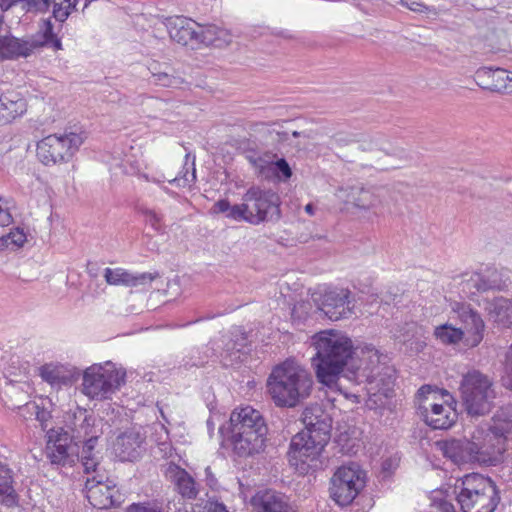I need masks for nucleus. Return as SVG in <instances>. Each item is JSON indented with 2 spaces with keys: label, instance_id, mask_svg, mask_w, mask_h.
Wrapping results in <instances>:
<instances>
[{
  "label": "nucleus",
  "instance_id": "obj_33",
  "mask_svg": "<svg viewBox=\"0 0 512 512\" xmlns=\"http://www.w3.org/2000/svg\"><path fill=\"white\" fill-rule=\"evenodd\" d=\"M30 40L34 50L41 47H48L55 51L62 49L61 39L54 33L53 25L49 20L43 22L40 32Z\"/></svg>",
  "mask_w": 512,
  "mask_h": 512
},
{
  "label": "nucleus",
  "instance_id": "obj_8",
  "mask_svg": "<svg viewBox=\"0 0 512 512\" xmlns=\"http://www.w3.org/2000/svg\"><path fill=\"white\" fill-rule=\"evenodd\" d=\"M126 372L118 370L112 362L93 364L86 368L82 377V393L92 400H105L118 390Z\"/></svg>",
  "mask_w": 512,
  "mask_h": 512
},
{
  "label": "nucleus",
  "instance_id": "obj_4",
  "mask_svg": "<svg viewBox=\"0 0 512 512\" xmlns=\"http://www.w3.org/2000/svg\"><path fill=\"white\" fill-rule=\"evenodd\" d=\"M280 205V196L275 191L252 186L243 195L242 203L231 205L228 199H220L214 203L212 210L230 220L258 225L278 222L282 216Z\"/></svg>",
  "mask_w": 512,
  "mask_h": 512
},
{
  "label": "nucleus",
  "instance_id": "obj_54",
  "mask_svg": "<svg viewBox=\"0 0 512 512\" xmlns=\"http://www.w3.org/2000/svg\"><path fill=\"white\" fill-rule=\"evenodd\" d=\"M50 418L51 413L45 409H41L36 412V419L41 423L43 430L46 432L49 430L47 422L50 420Z\"/></svg>",
  "mask_w": 512,
  "mask_h": 512
},
{
  "label": "nucleus",
  "instance_id": "obj_11",
  "mask_svg": "<svg viewBox=\"0 0 512 512\" xmlns=\"http://www.w3.org/2000/svg\"><path fill=\"white\" fill-rule=\"evenodd\" d=\"M318 308L331 321L347 319L354 314L356 299L348 288L328 287L314 298Z\"/></svg>",
  "mask_w": 512,
  "mask_h": 512
},
{
  "label": "nucleus",
  "instance_id": "obj_61",
  "mask_svg": "<svg viewBox=\"0 0 512 512\" xmlns=\"http://www.w3.org/2000/svg\"><path fill=\"white\" fill-rule=\"evenodd\" d=\"M431 391H432V388L430 385H423L422 387L419 388L417 395L420 398H422V397H425L426 394H430Z\"/></svg>",
  "mask_w": 512,
  "mask_h": 512
},
{
  "label": "nucleus",
  "instance_id": "obj_6",
  "mask_svg": "<svg viewBox=\"0 0 512 512\" xmlns=\"http://www.w3.org/2000/svg\"><path fill=\"white\" fill-rule=\"evenodd\" d=\"M312 345L316 350L312 365L318 381L324 385L335 383L355 353L352 340L334 330H325L312 337Z\"/></svg>",
  "mask_w": 512,
  "mask_h": 512
},
{
  "label": "nucleus",
  "instance_id": "obj_14",
  "mask_svg": "<svg viewBox=\"0 0 512 512\" xmlns=\"http://www.w3.org/2000/svg\"><path fill=\"white\" fill-rule=\"evenodd\" d=\"M452 311L456 313L463 326L462 330L466 335L464 345L470 348L478 346L483 340L485 331V323L480 313L464 302H455L452 305Z\"/></svg>",
  "mask_w": 512,
  "mask_h": 512
},
{
  "label": "nucleus",
  "instance_id": "obj_27",
  "mask_svg": "<svg viewBox=\"0 0 512 512\" xmlns=\"http://www.w3.org/2000/svg\"><path fill=\"white\" fill-rule=\"evenodd\" d=\"M75 2L76 0H28L27 11L44 12L48 10L52 3L54 18L59 22H64L71 11L75 9Z\"/></svg>",
  "mask_w": 512,
  "mask_h": 512
},
{
  "label": "nucleus",
  "instance_id": "obj_64",
  "mask_svg": "<svg viewBox=\"0 0 512 512\" xmlns=\"http://www.w3.org/2000/svg\"><path fill=\"white\" fill-rule=\"evenodd\" d=\"M131 19L135 25H138L142 20H144V16L142 14H135Z\"/></svg>",
  "mask_w": 512,
  "mask_h": 512
},
{
  "label": "nucleus",
  "instance_id": "obj_48",
  "mask_svg": "<svg viewBox=\"0 0 512 512\" xmlns=\"http://www.w3.org/2000/svg\"><path fill=\"white\" fill-rule=\"evenodd\" d=\"M104 278L110 285H126L128 283V273L121 268H106Z\"/></svg>",
  "mask_w": 512,
  "mask_h": 512
},
{
  "label": "nucleus",
  "instance_id": "obj_59",
  "mask_svg": "<svg viewBox=\"0 0 512 512\" xmlns=\"http://www.w3.org/2000/svg\"><path fill=\"white\" fill-rule=\"evenodd\" d=\"M112 176L118 177L121 175L123 178L126 176V170L122 163H117L111 168Z\"/></svg>",
  "mask_w": 512,
  "mask_h": 512
},
{
  "label": "nucleus",
  "instance_id": "obj_58",
  "mask_svg": "<svg viewBox=\"0 0 512 512\" xmlns=\"http://www.w3.org/2000/svg\"><path fill=\"white\" fill-rule=\"evenodd\" d=\"M147 69L151 74L150 80H153L155 77H157V74L159 72H162L164 70V69H162V66L158 62H155V61L150 63V65L147 67Z\"/></svg>",
  "mask_w": 512,
  "mask_h": 512
},
{
  "label": "nucleus",
  "instance_id": "obj_60",
  "mask_svg": "<svg viewBox=\"0 0 512 512\" xmlns=\"http://www.w3.org/2000/svg\"><path fill=\"white\" fill-rule=\"evenodd\" d=\"M400 4L402 6H404V7H407L408 9H410L412 11H417V12L422 11V8L424 7V5H422V4L418 3V2H415V1H412L409 4L407 1L401 0Z\"/></svg>",
  "mask_w": 512,
  "mask_h": 512
},
{
  "label": "nucleus",
  "instance_id": "obj_3",
  "mask_svg": "<svg viewBox=\"0 0 512 512\" xmlns=\"http://www.w3.org/2000/svg\"><path fill=\"white\" fill-rule=\"evenodd\" d=\"M219 433L223 447L231 448L234 457L247 459L265 451L268 426L262 413L247 405L235 408Z\"/></svg>",
  "mask_w": 512,
  "mask_h": 512
},
{
  "label": "nucleus",
  "instance_id": "obj_43",
  "mask_svg": "<svg viewBox=\"0 0 512 512\" xmlns=\"http://www.w3.org/2000/svg\"><path fill=\"white\" fill-rule=\"evenodd\" d=\"M112 454L121 462L128 461V436L126 432L119 433L112 442Z\"/></svg>",
  "mask_w": 512,
  "mask_h": 512
},
{
  "label": "nucleus",
  "instance_id": "obj_44",
  "mask_svg": "<svg viewBox=\"0 0 512 512\" xmlns=\"http://www.w3.org/2000/svg\"><path fill=\"white\" fill-rule=\"evenodd\" d=\"M230 337L232 338L234 348L238 354L248 347L250 341L248 333L241 326H234L229 330Z\"/></svg>",
  "mask_w": 512,
  "mask_h": 512
},
{
  "label": "nucleus",
  "instance_id": "obj_26",
  "mask_svg": "<svg viewBox=\"0 0 512 512\" xmlns=\"http://www.w3.org/2000/svg\"><path fill=\"white\" fill-rule=\"evenodd\" d=\"M464 498L459 500L463 512H494L500 502L499 490L494 489L490 492L473 495L470 501Z\"/></svg>",
  "mask_w": 512,
  "mask_h": 512
},
{
  "label": "nucleus",
  "instance_id": "obj_36",
  "mask_svg": "<svg viewBox=\"0 0 512 512\" xmlns=\"http://www.w3.org/2000/svg\"><path fill=\"white\" fill-rule=\"evenodd\" d=\"M141 427L130 425V462L138 460L146 452V436Z\"/></svg>",
  "mask_w": 512,
  "mask_h": 512
},
{
  "label": "nucleus",
  "instance_id": "obj_22",
  "mask_svg": "<svg viewBox=\"0 0 512 512\" xmlns=\"http://www.w3.org/2000/svg\"><path fill=\"white\" fill-rule=\"evenodd\" d=\"M461 484L455 486L458 491L457 501L466 498L470 501L473 495H480V493L490 492L497 489L495 482L488 476L479 473H470L464 475L461 479Z\"/></svg>",
  "mask_w": 512,
  "mask_h": 512
},
{
  "label": "nucleus",
  "instance_id": "obj_50",
  "mask_svg": "<svg viewBox=\"0 0 512 512\" xmlns=\"http://www.w3.org/2000/svg\"><path fill=\"white\" fill-rule=\"evenodd\" d=\"M358 134L338 132L334 134L329 140V146H346L353 142H358Z\"/></svg>",
  "mask_w": 512,
  "mask_h": 512
},
{
  "label": "nucleus",
  "instance_id": "obj_62",
  "mask_svg": "<svg viewBox=\"0 0 512 512\" xmlns=\"http://www.w3.org/2000/svg\"><path fill=\"white\" fill-rule=\"evenodd\" d=\"M13 6V3L11 0H0V8L2 10H8Z\"/></svg>",
  "mask_w": 512,
  "mask_h": 512
},
{
  "label": "nucleus",
  "instance_id": "obj_39",
  "mask_svg": "<svg viewBox=\"0 0 512 512\" xmlns=\"http://www.w3.org/2000/svg\"><path fill=\"white\" fill-rule=\"evenodd\" d=\"M190 153H187L185 155V163L183 165L182 171L179 173L178 176H176L174 179L170 180L169 182L171 184H175L180 187H185L187 185H190V183L195 182L196 180V169H195V157H192L190 168L191 173L189 174V161H190Z\"/></svg>",
  "mask_w": 512,
  "mask_h": 512
},
{
  "label": "nucleus",
  "instance_id": "obj_24",
  "mask_svg": "<svg viewBox=\"0 0 512 512\" xmlns=\"http://www.w3.org/2000/svg\"><path fill=\"white\" fill-rule=\"evenodd\" d=\"M488 319L499 329L512 330V299L503 296L485 301Z\"/></svg>",
  "mask_w": 512,
  "mask_h": 512
},
{
  "label": "nucleus",
  "instance_id": "obj_51",
  "mask_svg": "<svg viewBox=\"0 0 512 512\" xmlns=\"http://www.w3.org/2000/svg\"><path fill=\"white\" fill-rule=\"evenodd\" d=\"M130 512H162V510L150 503H133L130 504Z\"/></svg>",
  "mask_w": 512,
  "mask_h": 512
},
{
  "label": "nucleus",
  "instance_id": "obj_32",
  "mask_svg": "<svg viewBox=\"0 0 512 512\" xmlns=\"http://www.w3.org/2000/svg\"><path fill=\"white\" fill-rule=\"evenodd\" d=\"M200 27L201 30L197 31V43L219 47L230 40L228 31L215 24H207Z\"/></svg>",
  "mask_w": 512,
  "mask_h": 512
},
{
  "label": "nucleus",
  "instance_id": "obj_40",
  "mask_svg": "<svg viewBox=\"0 0 512 512\" xmlns=\"http://www.w3.org/2000/svg\"><path fill=\"white\" fill-rule=\"evenodd\" d=\"M160 275L158 272L150 273H130V293L133 292L132 288H135L136 292L147 291L151 287L153 280L158 278Z\"/></svg>",
  "mask_w": 512,
  "mask_h": 512
},
{
  "label": "nucleus",
  "instance_id": "obj_18",
  "mask_svg": "<svg viewBox=\"0 0 512 512\" xmlns=\"http://www.w3.org/2000/svg\"><path fill=\"white\" fill-rule=\"evenodd\" d=\"M85 490L88 502L94 508L107 509L120 503L115 495L118 493L115 486L103 482V477L100 475L87 478Z\"/></svg>",
  "mask_w": 512,
  "mask_h": 512
},
{
  "label": "nucleus",
  "instance_id": "obj_1",
  "mask_svg": "<svg viewBox=\"0 0 512 512\" xmlns=\"http://www.w3.org/2000/svg\"><path fill=\"white\" fill-rule=\"evenodd\" d=\"M512 440V405L500 407L482 437L437 442L444 457L455 464L496 466L503 461L507 443Z\"/></svg>",
  "mask_w": 512,
  "mask_h": 512
},
{
  "label": "nucleus",
  "instance_id": "obj_13",
  "mask_svg": "<svg viewBox=\"0 0 512 512\" xmlns=\"http://www.w3.org/2000/svg\"><path fill=\"white\" fill-rule=\"evenodd\" d=\"M510 284L507 270L488 267L482 272L473 273L463 284L462 291L472 298L476 293L505 291Z\"/></svg>",
  "mask_w": 512,
  "mask_h": 512
},
{
  "label": "nucleus",
  "instance_id": "obj_37",
  "mask_svg": "<svg viewBox=\"0 0 512 512\" xmlns=\"http://www.w3.org/2000/svg\"><path fill=\"white\" fill-rule=\"evenodd\" d=\"M358 143H360V148L363 151L381 150L386 154H389L384 146L386 143V137L381 133L377 132L371 135L359 133Z\"/></svg>",
  "mask_w": 512,
  "mask_h": 512
},
{
  "label": "nucleus",
  "instance_id": "obj_49",
  "mask_svg": "<svg viewBox=\"0 0 512 512\" xmlns=\"http://www.w3.org/2000/svg\"><path fill=\"white\" fill-rule=\"evenodd\" d=\"M416 330L417 326L415 323H405L403 326L399 327L394 337L399 343L407 344L414 338Z\"/></svg>",
  "mask_w": 512,
  "mask_h": 512
},
{
  "label": "nucleus",
  "instance_id": "obj_17",
  "mask_svg": "<svg viewBox=\"0 0 512 512\" xmlns=\"http://www.w3.org/2000/svg\"><path fill=\"white\" fill-rule=\"evenodd\" d=\"M65 422L72 432L70 437L78 442L99 437L100 430L96 425V417L84 408L76 407L74 410L67 412Z\"/></svg>",
  "mask_w": 512,
  "mask_h": 512
},
{
  "label": "nucleus",
  "instance_id": "obj_38",
  "mask_svg": "<svg viewBox=\"0 0 512 512\" xmlns=\"http://www.w3.org/2000/svg\"><path fill=\"white\" fill-rule=\"evenodd\" d=\"M176 485L179 493L188 499H195L198 491L194 479L185 471L180 470L176 476Z\"/></svg>",
  "mask_w": 512,
  "mask_h": 512
},
{
  "label": "nucleus",
  "instance_id": "obj_28",
  "mask_svg": "<svg viewBox=\"0 0 512 512\" xmlns=\"http://www.w3.org/2000/svg\"><path fill=\"white\" fill-rule=\"evenodd\" d=\"M27 109L26 101L18 95H4L0 98V125L11 123L22 116Z\"/></svg>",
  "mask_w": 512,
  "mask_h": 512
},
{
  "label": "nucleus",
  "instance_id": "obj_57",
  "mask_svg": "<svg viewBox=\"0 0 512 512\" xmlns=\"http://www.w3.org/2000/svg\"><path fill=\"white\" fill-rule=\"evenodd\" d=\"M208 512H228L223 503L209 502L207 505Z\"/></svg>",
  "mask_w": 512,
  "mask_h": 512
},
{
  "label": "nucleus",
  "instance_id": "obj_23",
  "mask_svg": "<svg viewBox=\"0 0 512 512\" xmlns=\"http://www.w3.org/2000/svg\"><path fill=\"white\" fill-rule=\"evenodd\" d=\"M164 25L173 41L184 46L197 43L196 22L183 16H174L166 18Z\"/></svg>",
  "mask_w": 512,
  "mask_h": 512
},
{
  "label": "nucleus",
  "instance_id": "obj_10",
  "mask_svg": "<svg viewBox=\"0 0 512 512\" xmlns=\"http://www.w3.org/2000/svg\"><path fill=\"white\" fill-rule=\"evenodd\" d=\"M83 144L80 134H52L37 143V157L46 166L68 162Z\"/></svg>",
  "mask_w": 512,
  "mask_h": 512
},
{
  "label": "nucleus",
  "instance_id": "obj_19",
  "mask_svg": "<svg viewBox=\"0 0 512 512\" xmlns=\"http://www.w3.org/2000/svg\"><path fill=\"white\" fill-rule=\"evenodd\" d=\"M474 79L483 90L498 93L512 92V72L506 69L481 67L475 72Z\"/></svg>",
  "mask_w": 512,
  "mask_h": 512
},
{
  "label": "nucleus",
  "instance_id": "obj_52",
  "mask_svg": "<svg viewBox=\"0 0 512 512\" xmlns=\"http://www.w3.org/2000/svg\"><path fill=\"white\" fill-rule=\"evenodd\" d=\"M505 371L508 379V387L512 390V344L505 353Z\"/></svg>",
  "mask_w": 512,
  "mask_h": 512
},
{
  "label": "nucleus",
  "instance_id": "obj_35",
  "mask_svg": "<svg viewBox=\"0 0 512 512\" xmlns=\"http://www.w3.org/2000/svg\"><path fill=\"white\" fill-rule=\"evenodd\" d=\"M434 335L445 345H454L460 341L464 342L466 337L462 328H456L449 324H443L435 328Z\"/></svg>",
  "mask_w": 512,
  "mask_h": 512
},
{
  "label": "nucleus",
  "instance_id": "obj_63",
  "mask_svg": "<svg viewBox=\"0 0 512 512\" xmlns=\"http://www.w3.org/2000/svg\"><path fill=\"white\" fill-rule=\"evenodd\" d=\"M315 210H316V207L314 206L313 203H308L305 206V212L308 213L309 215H314Z\"/></svg>",
  "mask_w": 512,
  "mask_h": 512
},
{
  "label": "nucleus",
  "instance_id": "obj_12",
  "mask_svg": "<svg viewBox=\"0 0 512 512\" xmlns=\"http://www.w3.org/2000/svg\"><path fill=\"white\" fill-rule=\"evenodd\" d=\"M384 369L387 370L385 375L391 378L394 370H391L388 367H381L379 365L378 357H376L375 360L372 358L356 360L353 357L341 372V375L356 385L375 384L376 387H378L381 384H386L385 379L382 376V371Z\"/></svg>",
  "mask_w": 512,
  "mask_h": 512
},
{
  "label": "nucleus",
  "instance_id": "obj_20",
  "mask_svg": "<svg viewBox=\"0 0 512 512\" xmlns=\"http://www.w3.org/2000/svg\"><path fill=\"white\" fill-rule=\"evenodd\" d=\"M251 505L256 512H297L287 496L271 489L258 491L251 498Z\"/></svg>",
  "mask_w": 512,
  "mask_h": 512
},
{
  "label": "nucleus",
  "instance_id": "obj_47",
  "mask_svg": "<svg viewBox=\"0 0 512 512\" xmlns=\"http://www.w3.org/2000/svg\"><path fill=\"white\" fill-rule=\"evenodd\" d=\"M209 355L201 352L198 349H192L188 355H186L182 360V366L186 369H190L193 367H202L207 362Z\"/></svg>",
  "mask_w": 512,
  "mask_h": 512
},
{
  "label": "nucleus",
  "instance_id": "obj_9",
  "mask_svg": "<svg viewBox=\"0 0 512 512\" xmlns=\"http://www.w3.org/2000/svg\"><path fill=\"white\" fill-rule=\"evenodd\" d=\"M366 481V471L357 462L344 464L330 478L329 496L338 506H349L365 488Z\"/></svg>",
  "mask_w": 512,
  "mask_h": 512
},
{
  "label": "nucleus",
  "instance_id": "obj_2",
  "mask_svg": "<svg viewBox=\"0 0 512 512\" xmlns=\"http://www.w3.org/2000/svg\"><path fill=\"white\" fill-rule=\"evenodd\" d=\"M301 419L305 429L292 437L287 454L290 464L306 475L322 467L319 457L331 438L333 420L319 404L307 406Z\"/></svg>",
  "mask_w": 512,
  "mask_h": 512
},
{
  "label": "nucleus",
  "instance_id": "obj_55",
  "mask_svg": "<svg viewBox=\"0 0 512 512\" xmlns=\"http://www.w3.org/2000/svg\"><path fill=\"white\" fill-rule=\"evenodd\" d=\"M205 481H206V484L211 488V489H217L218 487V481L215 477V475L212 473V470H211V467H206L205 468Z\"/></svg>",
  "mask_w": 512,
  "mask_h": 512
},
{
  "label": "nucleus",
  "instance_id": "obj_45",
  "mask_svg": "<svg viewBox=\"0 0 512 512\" xmlns=\"http://www.w3.org/2000/svg\"><path fill=\"white\" fill-rule=\"evenodd\" d=\"M269 170L281 181H287L292 176V170L285 158H280L271 162Z\"/></svg>",
  "mask_w": 512,
  "mask_h": 512
},
{
  "label": "nucleus",
  "instance_id": "obj_53",
  "mask_svg": "<svg viewBox=\"0 0 512 512\" xmlns=\"http://www.w3.org/2000/svg\"><path fill=\"white\" fill-rule=\"evenodd\" d=\"M247 160L256 168L264 169L268 163L261 156L257 155L254 151H248L246 154Z\"/></svg>",
  "mask_w": 512,
  "mask_h": 512
},
{
  "label": "nucleus",
  "instance_id": "obj_16",
  "mask_svg": "<svg viewBox=\"0 0 512 512\" xmlns=\"http://www.w3.org/2000/svg\"><path fill=\"white\" fill-rule=\"evenodd\" d=\"M444 395L451 399L450 404L444 406L443 404L433 403L430 404V408L426 406L419 407L421 418L434 430L449 429L457 420V411L452 406V404H456V401L446 390Z\"/></svg>",
  "mask_w": 512,
  "mask_h": 512
},
{
  "label": "nucleus",
  "instance_id": "obj_15",
  "mask_svg": "<svg viewBox=\"0 0 512 512\" xmlns=\"http://www.w3.org/2000/svg\"><path fill=\"white\" fill-rule=\"evenodd\" d=\"M47 457L52 464L66 466L76 461V451L71 445L72 438L62 427L47 430Z\"/></svg>",
  "mask_w": 512,
  "mask_h": 512
},
{
  "label": "nucleus",
  "instance_id": "obj_41",
  "mask_svg": "<svg viewBox=\"0 0 512 512\" xmlns=\"http://www.w3.org/2000/svg\"><path fill=\"white\" fill-rule=\"evenodd\" d=\"M26 234L19 227L11 230L7 235L0 237V249L11 248L17 250L26 242Z\"/></svg>",
  "mask_w": 512,
  "mask_h": 512
},
{
  "label": "nucleus",
  "instance_id": "obj_5",
  "mask_svg": "<svg viewBox=\"0 0 512 512\" xmlns=\"http://www.w3.org/2000/svg\"><path fill=\"white\" fill-rule=\"evenodd\" d=\"M311 373L292 359L276 365L268 376L267 393L276 407L295 408L311 395Z\"/></svg>",
  "mask_w": 512,
  "mask_h": 512
},
{
  "label": "nucleus",
  "instance_id": "obj_25",
  "mask_svg": "<svg viewBox=\"0 0 512 512\" xmlns=\"http://www.w3.org/2000/svg\"><path fill=\"white\" fill-rule=\"evenodd\" d=\"M33 52L30 39H20L12 35L0 36V60L27 58Z\"/></svg>",
  "mask_w": 512,
  "mask_h": 512
},
{
  "label": "nucleus",
  "instance_id": "obj_46",
  "mask_svg": "<svg viewBox=\"0 0 512 512\" xmlns=\"http://www.w3.org/2000/svg\"><path fill=\"white\" fill-rule=\"evenodd\" d=\"M169 70L170 68L165 66L164 70L159 72L157 77L150 81L162 87H179L183 83V80L180 77L170 74Z\"/></svg>",
  "mask_w": 512,
  "mask_h": 512
},
{
  "label": "nucleus",
  "instance_id": "obj_42",
  "mask_svg": "<svg viewBox=\"0 0 512 512\" xmlns=\"http://www.w3.org/2000/svg\"><path fill=\"white\" fill-rule=\"evenodd\" d=\"M137 211L144 217L146 224L150 225L155 232L159 234L166 232V226L161 215L145 207H138Z\"/></svg>",
  "mask_w": 512,
  "mask_h": 512
},
{
  "label": "nucleus",
  "instance_id": "obj_29",
  "mask_svg": "<svg viewBox=\"0 0 512 512\" xmlns=\"http://www.w3.org/2000/svg\"><path fill=\"white\" fill-rule=\"evenodd\" d=\"M208 346L212 351V355L222 358L225 366L232 365L234 361H238L240 359L238 352H236V348H234L229 331L222 333L219 337L211 340L208 343Z\"/></svg>",
  "mask_w": 512,
  "mask_h": 512
},
{
  "label": "nucleus",
  "instance_id": "obj_56",
  "mask_svg": "<svg viewBox=\"0 0 512 512\" xmlns=\"http://www.w3.org/2000/svg\"><path fill=\"white\" fill-rule=\"evenodd\" d=\"M3 198L0 197V201H2ZM12 222V215L8 211V209H3L0 206V226H8Z\"/></svg>",
  "mask_w": 512,
  "mask_h": 512
},
{
  "label": "nucleus",
  "instance_id": "obj_31",
  "mask_svg": "<svg viewBox=\"0 0 512 512\" xmlns=\"http://www.w3.org/2000/svg\"><path fill=\"white\" fill-rule=\"evenodd\" d=\"M99 437H92L82 440V449L80 452H76V460H80L85 473L96 472L99 466V452L95 450L96 444Z\"/></svg>",
  "mask_w": 512,
  "mask_h": 512
},
{
  "label": "nucleus",
  "instance_id": "obj_34",
  "mask_svg": "<svg viewBox=\"0 0 512 512\" xmlns=\"http://www.w3.org/2000/svg\"><path fill=\"white\" fill-rule=\"evenodd\" d=\"M347 197L349 202H352L356 207L362 209H368L377 202V198L373 192L360 184L349 187Z\"/></svg>",
  "mask_w": 512,
  "mask_h": 512
},
{
  "label": "nucleus",
  "instance_id": "obj_7",
  "mask_svg": "<svg viewBox=\"0 0 512 512\" xmlns=\"http://www.w3.org/2000/svg\"><path fill=\"white\" fill-rule=\"evenodd\" d=\"M462 406L471 417L488 414L494 407L496 392L493 380L478 370L462 376L459 386Z\"/></svg>",
  "mask_w": 512,
  "mask_h": 512
},
{
  "label": "nucleus",
  "instance_id": "obj_21",
  "mask_svg": "<svg viewBox=\"0 0 512 512\" xmlns=\"http://www.w3.org/2000/svg\"><path fill=\"white\" fill-rule=\"evenodd\" d=\"M38 370L41 379L56 388L71 385L79 377V371L75 367L61 363H46Z\"/></svg>",
  "mask_w": 512,
  "mask_h": 512
},
{
  "label": "nucleus",
  "instance_id": "obj_30",
  "mask_svg": "<svg viewBox=\"0 0 512 512\" xmlns=\"http://www.w3.org/2000/svg\"><path fill=\"white\" fill-rule=\"evenodd\" d=\"M0 499L8 507L16 505L18 500V495L13 488V471L2 461H0Z\"/></svg>",
  "mask_w": 512,
  "mask_h": 512
}]
</instances>
